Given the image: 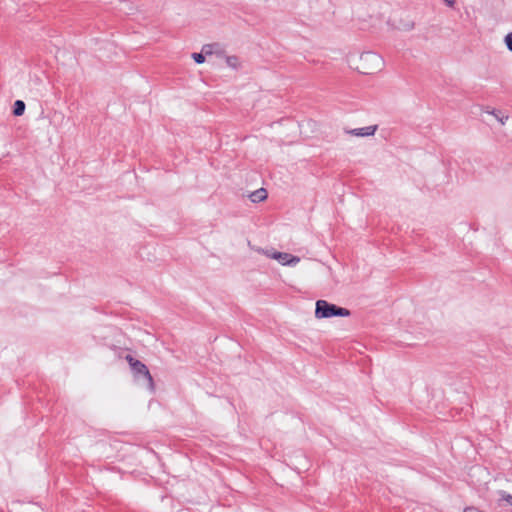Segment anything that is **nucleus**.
<instances>
[{
  "instance_id": "7",
  "label": "nucleus",
  "mask_w": 512,
  "mask_h": 512,
  "mask_svg": "<svg viewBox=\"0 0 512 512\" xmlns=\"http://www.w3.org/2000/svg\"><path fill=\"white\" fill-rule=\"evenodd\" d=\"M26 105L22 100H16L13 105V115L14 116H22L25 112Z\"/></svg>"
},
{
  "instance_id": "3",
  "label": "nucleus",
  "mask_w": 512,
  "mask_h": 512,
  "mask_svg": "<svg viewBox=\"0 0 512 512\" xmlns=\"http://www.w3.org/2000/svg\"><path fill=\"white\" fill-rule=\"evenodd\" d=\"M267 255L269 256V254ZM270 257L276 259L280 264L288 266H295L300 261L299 257L286 252H274Z\"/></svg>"
},
{
  "instance_id": "2",
  "label": "nucleus",
  "mask_w": 512,
  "mask_h": 512,
  "mask_svg": "<svg viewBox=\"0 0 512 512\" xmlns=\"http://www.w3.org/2000/svg\"><path fill=\"white\" fill-rule=\"evenodd\" d=\"M351 312L347 308L337 306L326 300H317L315 304V317L326 319L331 317H348Z\"/></svg>"
},
{
  "instance_id": "5",
  "label": "nucleus",
  "mask_w": 512,
  "mask_h": 512,
  "mask_svg": "<svg viewBox=\"0 0 512 512\" xmlns=\"http://www.w3.org/2000/svg\"><path fill=\"white\" fill-rule=\"evenodd\" d=\"M361 60L376 63L377 67H379L382 64V58L380 57V55L373 52L363 53L361 55Z\"/></svg>"
},
{
  "instance_id": "9",
  "label": "nucleus",
  "mask_w": 512,
  "mask_h": 512,
  "mask_svg": "<svg viewBox=\"0 0 512 512\" xmlns=\"http://www.w3.org/2000/svg\"><path fill=\"white\" fill-rule=\"evenodd\" d=\"M500 494H501L500 500L504 501L507 505L512 506V495H510L504 491H501Z\"/></svg>"
},
{
  "instance_id": "12",
  "label": "nucleus",
  "mask_w": 512,
  "mask_h": 512,
  "mask_svg": "<svg viewBox=\"0 0 512 512\" xmlns=\"http://www.w3.org/2000/svg\"><path fill=\"white\" fill-rule=\"evenodd\" d=\"M492 114H493V115L497 118V120H498L499 122H501L502 124H504V123H505L504 119H506V120L508 119V116H505V117H504L503 115H502V116H500V114H501V112H500V111H495V110H494V111L492 112Z\"/></svg>"
},
{
  "instance_id": "10",
  "label": "nucleus",
  "mask_w": 512,
  "mask_h": 512,
  "mask_svg": "<svg viewBox=\"0 0 512 512\" xmlns=\"http://www.w3.org/2000/svg\"><path fill=\"white\" fill-rule=\"evenodd\" d=\"M192 58L194 59V61L197 64H202V63L205 62V55L203 54V52H201V53H193L192 54Z\"/></svg>"
},
{
  "instance_id": "6",
  "label": "nucleus",
  "mask_w": 512,
  "mask_h": 512,
  "mask_svg": "<svg viewBox=\"0 0 512 512\" xmlns=\"http://www.w3.org/2000/svg\"><path fill=\"white\" fill-rule=\"evenodd\" d=\"M268 194L266 189L260 188L254 192H252L249 196L250 200L254 203H259L264 201L267 198Z\"/></svg>"
},
{
  "instance_id": "4",
  "label": "nucleus",
  "mask_w": 512,
  "mask_h": 512,
  "mask_svg": "<svg viewBox=\"0 0 512 512\" xmlns=\"http://www.w3.org/2000/svg\"><path fill=\"white\" fill-rule=\"evenodd\" d=\"M376 130H377V125H372V126H367V127H362V128H355V129L346 130L345 132L347 134H350V135H353V136L365 137V136H372V135H374Z\"/></svg>"
},
{
  "instance_id": "1",
  "label": "nucleus",
  "mask_w": 512,
  "mask_h": 512,
  "mask_svg": "<svg viewBox=\"0 0 512 512\" xmlns=\"http://www.w3.org/2000/svg\"><path fill=\"white\" fill-rule=\"evenodd\" d=\"M125 359L130 365L135 380L150 392H154L155 384L147 366L130 354L126 355Z\"/></svg>"
},
{
  "instance_id": "16",
  "label": "nucleus",
  "mask_w": 512,
  "mask_h": 512,
  "mask_svg": "<svg viewBox=\"0 0 512 512\" xmlns=\"http://www.w3.org/2000/svg\"><path fill=\"white\" fill-rule=\"evenodd\" d=\"M362 73H364V74H370L371 72H369V71H363Z\"/></svg>"
},
{
  "instance_id": "14",
  "label": "nucleus",
  "mask_w": 512,
  "mask_h": 512,
  "mask_svg": "<svg viewBox=\"0 0 512 512\" xmlns=\"http://www.w3.org/2000/svg\"><path fill=\"white\" fill-rule=\"evenodd\" d=\"M413 27H414V24H413V23H409V24H407V25L405 26V29H406V30H411V29H413Z\"/></svg>"
},
{
  "instance_id": "8",
  "label": "nucleus",
  "mask_w": 512,
  "mask_h": 512,
  "mask_svg": "<svg viewBox=\"0 0 512 512\" xmlns=\"http://www.w3.org/2000/svg\"><path fill=\"white\" fill-rule=\"evenodd\" d=\"M226 63L229 67L237 68L238 66V58L236 56H228L226 58Z\"/></svg>"
},
{
  "instance_id": "13",
  "label": "nucleus",
  "mask_w": 512,
  "mask_h": 512,
  "mask_svg": "<svg viewBox=\"0 0 512 512\" xmlns=\"http://www.w3.org/2000/svg\"><path fill=\"white\" fill-rule=\"evenodd\" d=\"M202 52L204 55L212 54V45H204L202 48Z\"/></svg>"
},
{
  "instance_id": "11",
  "label": "nucleus",
  "mask_w": 512,
  "mask_h": 512,
  "mask_svg": "<svg viewBox=\"0 0 512 512\" xmlns=\"http://www.w3.org/2000/svg\"><path fill=\"white\" fill-rule=\"evenodd\" d=\"M507 49L512 52V32H509L504 38Z\"/></svg>"
},
{
  "instance_id": "15",
  "label": "nucleus",
  "mask_w": 512,
  "mask_h": 512,
  "mask_svg": "<svg viewBox=\"0 0 512 512\" xmlns=\"http://www.w3.org/2000/svg\"><path fill=\"white\" fill-rule=\"evenodd\" d=\"M449 6L454 5V0H444Z\"/></svg>"
}]
</instances>
